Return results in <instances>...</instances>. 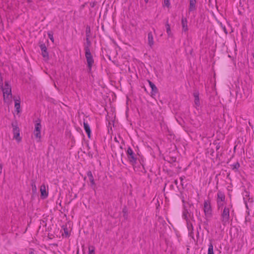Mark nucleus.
I'll use <instances>...</instances> for the list:
<instances>
[{
    "instance_id": "nucleus-1",
    "label": "nucleus",
    "mask_w": 254,
    "mask_h": 254,
    "mask_svg": "<svg viewBox=\"0 0 254 254\" xmlns=\"http://www.w3.org/2000/svg\"><path fill=\"white\" fill-rule=\"evenodd\" d=\"M181 198L184 206L183 217L184 219H185L187 221L188 229L190 230V228L193 229L192 224L190 223V220L188 219V216H189V213H190V211H189V210L187 208V206L185 205L186 201L185 200L184 197L182 195V194L181 195Z\"/></svg>"
},
{
    "instance_id": "nucleus-2",
    "label": "nucleus",
    "mask_w": 254,
    "mask_h": 254,
    "mask_svg": "<svg viewBox=\"0 0 254 254\" xmlns=\"http://www.w3.org/2000/svg\"><path fill=\"white\" fill-rule=\"evenodd\" d=\"M230 220V209L225 207L221 214V220L222 224L225 226L229 223Z\"/></svg>"
},
{
    "instance_id": "nucleus-3",
    "label": "nucleus",
    "mask_w": 254,
    "mask_h": 254,
    "mask_svg": "<svg viewBox=\"0 0 254 254\" xmlns=\"http://www.w3.org/2000/svg\"><path fill=\"white\" fill-rule=\"evenodd\" d=\"M127 155L129 162L134 166L137 163V158L130 147L127 148Z\"/></svg>"
},
{
    "instance_id": "nucleus-4",
    "label": "nucleus",
    "mask_w": 254,
    "mask_h": 254,
    "mask_svg": "<svg viewBox=\"0 0 254 254\" xmlns=\"http://www.w3.org/2000/svg\"><path fill=\"white\" fill-rule=\"evenodd\" d=\"M1 90L3 92L4 102H6V98L8 99L9 96L11 98L12 97L11 86L8 81L4 82V87H3Z\"/></svg>"
},
{
    "instance_id": "nucleus-5",
    "label": "nucleus",
    "mask_w": 254,
    "mask_h": 254,
    "mask_svg": "<svg viewBox=\"0 0 254 254\" xmlns=\"http://www.w3.org/2000/svg\"><path fill=\"white\" fill-rule=\"evenodd\" d=\"M11 126L13 128L12 131L13 133V138H15L17 141L21 140V137L20 136V129L18 127V123L16 120L11 123Z\"/></svg>"
},
{
    "instance_id": "nucleus-6",
    "label": "nucleus",
    "mask_w": 254,
    "mask_h": 254,
    "mask_svg": "<svg viewBox=\"0 0 254 254\" xmlns=\"http://www.w3.org/2000/svg\"><path fill=\"white\" fill-rule=\"evenodd\" d=\"M204 212L206 217H211L212 216V209L209 200H205L204 202Z\"/></svg>"
},
{
    "instance_id": "nucleus-7",
    "label": "nucleus",
    "mask_w": 254,
    "mask_h": 254,
    "mask_svg": "<svg viewBox=\"0 0 254 254\" xmlns=\"http://www.w3.org/2000/svg\"><path fill=\"white\" fill-rule=\"evenodd\" d=\"M42 128V126L41 125V120L38 119L35 124V128L34 130V135L36 138H39V139L41 138V129Z\"/></svg>"
},
{
    "instance_id": "nucleus-8",
    "label": "nucleus",
    "mask_w": 254,
    "mask_h": 254,
    "mask_svg": "<svg viewBox=\"0 0 254 254\" xmlns=\"http://www.w3.org/2000/svg\"><path fill=\"white\" fill-rule=\"evenodd\" d=\"M38 45L42 52V55L43 58L46 60L49 59V53L48 52L47 48L45 43L43 42L39 41Z\"/></svg>"
},
{
    "instance_id": "nucleus-9",
    "label": "nucleus",
    "mask_w": 254,
    "mask_h": 254,
    "mask_svg": "<svg viewBox=\"0 0 254 254\" xmlns=\"http://www.w3.org/2000/svg\"><path fill=\"white\" fill-rule=\"evenodd\" d=\"M147 81L149 84L150 87L151 88V96L154 98L155 96L157 95V94L158 93V90L156 85L150 80H147Z\"/></svg>"
},
{
    "instance_id": "nucleus-10",
    "label": "nucleus",
    "mask_w": 254,
    "mask_h": 254,
    "mask_svg": "<svg viewBox=\"0 0 254 254\" xmlns=\"http://www.w3.org/2000/svg\"><path fill=\"white\" fill-rule=\"evenodd\" d=\"M85 57L87 61V64H91L94 63L93 56L90 52V49L85 50Z\"/></svg>"
},
{
    "instance_id": "nucleus-11",
    "label": "nucleus",
    "mask_w": 254,
    "mask_h": 254,
    "mask_svg": "<svg viewBox=\"0 0 254 254\" xmlns=\"http://www.w3.org/2000/svg\"><path fill=\"white\" fill-rule=\"evenodd\" d=\"M40 193L41 198L42 199H45L48 196V191L46 190V186L44 184L41 186Z\"/></svg>"
},
{
    "instance_id": "nucleus-12",
    "label": "nucleus",
    "mask_w": 254,
    "mask_h": 254,
    "mask_svg": "<svg viewBox=\"0 0 254 254\" xmlns=\"http://www.w3.org/2000/svg\"><path fill=\"white\" fill-rule=\"evenodd\" d=\"M83 127H84V129L86 133L87 134L88 137L89 138H90L91 130L89 125H88L87 122H85V121H84V122H83Z\"/></svg>"
},
{
    "instance_id": "nucleus-13",
    "label": "nucleus",
    "mask_w": 254,
    "mask_h": 254,
    "mask_svg": "<svg viewBox=\"0 0 254 254\" xmlns=\"http://www.w3.org/2000/svg\"><path fill=\"white\" fill-rule=\"evenodd\" d=\"M181 23L182 26V30L184 32H186L188 30V21L186 17H184V16L182 17V20H181Z\"/></svg>"
},
{
    "instance_id": "nucleus-14",
    "label": "nucleus",
    "mask_w": 254,
    "mask_h": 254,
    "mask_svg": "<svg viewBox=\"0 0 254 254\" xmlns=\"http://www.w3.org/2000/svg\"><path fill=\"white\" fill-rule=\"evenodd\" d=\"M148 44L150 47L152 48L154 45L153 36L152 32L148 33Z\"/></svg>"
},
{
    "instance_id": "nucleus-15",
    "label": "nucleus",
    "mask_w": 254,
    "mask_h": 254,
    "mask_svg": "<svg viewBox=\"0 0 254 254\" xmlns=\"http://www.w3.org/2000/svg\"><path fill=\"white\" fill-rule=\"evenodd\" d=\"M193 97L194 98V104L197 106H199L200 105V102H199V93L198 91L195 90L193 93Z\"/></svg>"
},
{
    "instance_id": "nucleus-16",
    "label": "nucleus",
    "mask_w": 254,
    "mask_h": 254,
    "mask_svg": "<svg viewBox=\"0 0 254 254\" xmlns=\"http://www.w3.org/2000/svg\"><path fill=\"white\" fill-rule=\"evenodd\" d=\"M196 0H190V4L189 8V12L193 11L196 9Z\"/></svg>"
},
{
    "instance_id": "nucleus-17",
    "label": "nucleus",
    "mask_w": 254,
    "mask_h": 254,
    "mask_svg": "<svg viewBox=\"0 0 254 254\" xmlns=\"http://www.w3.org/2000/svg\"><path fill=\"white\" fill-rule=\"evenodd\" d=\"M19 99H15L14 98H13L14 100V102H15V105H14V107L15 108V109H16V112H17V113H19L20 112V98L18 97Z\"/></svg>"
},
{
    "instance_id": "nucleus-18",
    "label": "nucleus",
    "mask_w": 254,
    "mask_h": 254,
    "mask_svg": "<svg viewBox=\"0 0 254 254\" xmlns=\"http://www.w3.org/2000/svg\"><path fill=\"white\" fill-rule=\"evenodd\" d=\"M87 175L88 177L89 181H90V182L91 183V186L92 187H93L95 185V182H94V179L93 176L92 175V172L91 171H90V170L88 171L87 172Z\"/></svg>"
},
{
    "instance_id": "nucleus-19",
    "label": "nucleus",
    "mask_w": 254,
    "mask_h": 254,
    "mask_svg": "<svg viewBox=\"0 0 254 254\" xmlns=\"http://www.w3.org/2000/svg\"><path fill=\"white\" fill-rule=\"evenodd\" d=\"M217 201H225V195L223 192H222L221 191H218V192H217Z\"/></svg>"
},
{
    "instance_id": "nucleus-20",
    "label": "nucleus",
    "mask_w": 254,
    "mask_h": 254,
    "mask_svg": "<svg viewBox=\"0 0 254 254\" xmlns=\"http://www.w3.org/2000/svg\"><path fill=\"white\" fill-rule=\"evenodd\" d=\"M165 27L166 28V32H167L168 37H172L173 34L171 30L170 25L168 23V19L167 20V21L165 24Z\"/></svg>"
},
{
    "instance_id": "nucleus-21",
    "label": "nucleus",
    "mask_w": 254,
    "mask_h": 254,
    "mask_svg": "<svg viewBox=\"0 0 254 254\" xmlns=\"http://www.w3.org/2000/svg\"><path fill=\"white\" fill-rule=\"evenodd\" d=\"M90 37H86V43L85 44L84 50H86V49H90V47L91 45V42L89 39Z\"/></svg>"
},
{
    "instance_id": "nucleus-22",
    "label": "nucleus",
    "mask_w": 254,
    "mask_h": 254,
    "mask_svg": "<svg viewBox=\"0 0 254 254\" xmlns=\"http://www.w3.org/2000/svg\"><path fill=\"white\" fill-rule=\"evenodd\" d=\"M32 183L31 184V187H32V192L33 194H37V188L35 184V181L33 180L32 181Z\"/></svg>"
},
{
    "instance_id": "nucleus-23",
    "label": "nucleus",
    "mask_w": 254,
    "mask_h": 254,
    "mask_svg": "<svg viewBox=\"0 0 254 254\" xmlns=\"http://www.w3.org/2000/svg\"><path fill=\"white\" fill-rule=\"evenodd\" d=\"M210 242L212 241V240H210ZM207 254H214V252H213V246L212 245V242H210L208 245V249Z\"/></svg>"
},
{
    "instance_id": "nucleus-24",
    "label": "nucleus",
    "mask_w": 254,
    "mask_h": 254,
    "mask_svg": "<svg viewBox=\"0 0 254 254\" xmlns=\"http://www.w3.org/2000/svg\"><path fill=\"white\" fill-rule=\"evenodd\" d=\"M185 51L187 54H190L191 56H193V49L191 48L190 46H187L185 48Z\"/></svg>"
},
{
    "instance_id": "nucleus-25",
    "label": "nucleus",
    "mask_w": 254,
    "mask_h": 254,
    "mask_svg": "<svg viewBox=\"0 0 254 254\" xmlns=\"http://www.w3.org/2000/svg\"><path fill=\"white\" fill-rule=\"evenodd\" d=\"M231 166L232 167V170L235 172H237L240 167V165L238 162H237L236 163L232 165Z\"/></svg>"
},
{
    "instance_id": "nucleus-26",
    "label": "nucleus",
    "mask_w": 254,
    "mask_h": 254,
    "mask_svg": "<svg viewBox=\"0 0 254 254\" xmlns=\"http://www.w3.org/2000/svg\"><path fill=\"white\" fill-rule=\"evenodd\" d=\"M85 33H86V37H90L91 29H90V26L87 25L86 26Z\"/></svg>"
},
{
    "instance_id": "nucleus-27",
    "label": "nucleus",
    "mask_w": 254,
    "mask_h": 254,
    "mask_svg": "<svg viewBox=\"0 0 254 254\" xmlns=\"http://www.w3.org/2000/svg\"><path fill=\"white\" fill-rule=\"evenodd\" d=\"M54 33L52 31H49L48 32V36L49 39L52 41L53 43L54 42V39L53 37Z\"/></svg>"
},
{
    "instance_id": "nucleus-28",
    "label": "nucleus",
    "mask_w": 254,
    "mask_h": 254,
    "mask_svg": "<svg viewBox=\"0 0 254 254\" xmlns=\"http://www.w3.org/2000/svg\"><path fill=\"white\" fill-rule=\"evenodd\" d=\"M63 228L64 231L65 236L67 238L69 237L70 236V234L68 233L67 228L66 226H64V225L63 226Z\"/></svg>"
},
{
    "instance_id": "nucleus-29",
    "label": "nucleus",
    "mask_w": 254,
    "mask_h": 254,
    "mask_svg": "<svg viewBox=\"0 0 254 254\" xmlns=\"http://www.w3.org/2000/svg\"><path fill=\"white\" fill-rule=\"evenodd\" d=\"M88 254H95V247L90 246L88 247Z\"/></svg>"
},
{
    "instance_id": "nucleus-30",
    "label": "nucleus",
    "mask_w": 254,
    "mask_h": 254,
    "mask_svg": "<svg viewBox=\"0 0 254 254\" xmlns=\"http://www.w3.org/2000/svg\"><path fill=\"white\" fill-rule=\"evenodd\" d=\"M224 201H220L217 200L218 209L219 210L222 208V207L224 205Z\"/></svg>"
},
{
    "instance_id": "nucleus-31",
    "label": "nucleus",
    "mask_w": 254,
    "mask_h": 254,
    "mask_svg": "<svg viewBox=\"0 0 254 254\" xmlns=\"http://www.w3.org/2000/svg\"><path fill=\"white\" fill-rule=\"evenodd\" d=\"M93 64H87L86 66V70L89 73H91V69L92 67Z\"/></svg>"
},
{
    "instance_id": "nucleus-32",
    "label": "nucleus",
    "mask_w": 254,
    "mask_h": 254,
    "mask_svg": "<svg viewBox=\"0 0 254 254\" xmlns=\"http://www.w3.org/2000/svg\"><path fill=\"white\" fill-rule=\"evenodd\" d=\"M164 6L169 8L170 6V0H164Z\"/></svg>"
},
{
    "instance_id": "nucleus-33",
    "label": "nucleus",
    "mask_w": 254,
    "mask_h": 254,
    "mask_svg": "<svg viewBox=\"0 0 254 254\" xmlns=\"http://www.w3.org/2000/svg\"><path fill=\"white\" fill-rule=\"evenodd\" d=\"M190 218L192 221H194L193 214L191 212H190L189 213V216H188V218Z\"/></svg>"
},
{
    "instance_id": "nucleus-34",
    "label": "nucleus",
    "mask_w": 254,
    "mask_h": 254,
    "mask_svg": "<svg viewBox=\"0 0 254 254\" xmlns=\"http://www.w3.org/2000/svg\"><path fill=\"white\" fill-rule=\"evenodd\" d=\"M203 225H205V227H204V229H205V230H207V231H208V230L207 229V228H206V227L208 226V219H206V221H204L203 222Z\"/></svg>"
},
{
    "instance_id": "nucleus-35",
    "label": "nucleus",
    "mask_w": 254,
    "mask_h": 254,
    "mask_svg": "<svg viewBox=\"0 0 254 254\" xmlns=\"http://www.w3.org/2000/svg\"><path fill=\"white\" fill-rule=\"evenodd\" d=\"M220 25H221V27L222 28V29H223V31H224V33H225L226 34H227L228 32H227V29H226V28L225 26H223V25H222V23H220Z\"/></svg>"
},
{
    "instance_id": "nucleus-36",
    "label": "nucleus",
    "mask_w": 254,
    "mask_h": 254,
    "mask_svg": "<svg viewBox=\"0 0 254 254\" xmlns=\"http://www.w3.org/2000/svg\"><path fill=\"white\" fill-rule=\"evenodd\" d=\"M123 212L124 213V217L125 218H127V211L126 210V208H124L123 210Z\"/></svg>"
},
{
    "instance_id": "nucleus-37",
    "label": "nucleus",
    "mask_w": 254,
    "mask_h": 254,
    "mask_svg": "<svg viewBox=\"0 0 254 254\" xmlns=\"http://www.w3.org/2000/svg\"><path fill=\"white\" fill-rule=\"evenodd\" d=\"M128 71L130 72H133V70H134V68H133L131 69V68L129 66H128Z\"/></svg>"
},
{
    "instance_id": "nucleus-38",
    "label": "nucleus",
    "mask_w": 254,
    "mask_h": 254,
    "mask_svg": "<svg viewBox=\"0 0 254 254\" xmlns=\"http://www.w3.org/2000/svg\"><path fill=\"white\" fill-rule=\"evenodd\" d=\"M2 168H3L2 164L0 163V175L2 173Z\"/></svg>"
},
{
    "instance_id": "nucleus-39",
    "label": "nucleus",
    "mask_w": 254,
    "mask_h": 254,
    "mask_svg": "<svg viewBox=\"0 0 254 254\" xmlns=\"http://www.w3.org/2000/svg\"><path fill=\"white\" fill-rule=\"evenodd\" d=\"M169 187H170V189L172 190H174V186L173 184H172L170 185Z\"/></svg>"
},
{
    "instance_id": "nucleus-40",
    "label": "nucleus",
    "mask_w": 254,
    "mask_h": 254,
    "mask_svg": "<svg viewBox=\"0 0 254 254\" xmlns=\"http://www.w3.org/2000/svg\"><path fill=\"white\" fill-rule=\"evenodd\" d=\"M0 82H2L3 81V78H2V75H1V73H0Z\"/></svg>"
},
{
    "instance_id": "nucleus-41",
    "label": "nucleus",
    "mask_w": 254,
    "mask_h": 254,
    "mask_svg": "<svg viewBox=\"0 0 254 254\" xmlns=\"http://www.w3.org/2000/svg\"><path fill=\"white\" fill-rule=\"evenodd\" d=\"M220 147V145H219V143L217 145V146H216V150H218Z\"/></svg>"
},
{
    "instance_id": "nucleus-42",
    "label": "nucleus",
    "mask_w": 254,
    "mask_h": 254,
    "mask_svg": "<svg viewBox=\"0 0 254 254\" xmlns=\"http://www.w3.org/2000/svg\"><path fill=\"white\" fill-rule=\"evenodd\" d=\"M3 83L2 82H0V88L1 89V88H3Z\"/></svg>"
},
{
    "instance_id": "nucleus-43",
    "label": "nucleus",
    "mask_w": 254,
    "mask_h": 254,
    "mask_svg": "<svg viewBox=\"0 0 254 254\" xmlns=\"http://www.w3.org/2000/svg\"><path fill=\"white\" fill-rule=\"evenodd\" d=\"M174 183L176 185H178V181L177 180H175L174 181Z\"/></svg>"
},
{
    "instance_id": "nucleus-44",
    "label": "nucleus",
    "mask_w": 254,
    "mask_h": 254,
    "mask_svg": "<svg viewBox=\"0 0 254 254\" xmlns=\"http://www.w3.org/2000/svg\"><path fill=\"white\" fill-rule=\"evenodd\" d=\"M180 180H181V182H182V181H183V180H184V178H183V177H180Z\"/></svg>"
},
{
    "instance_id": "nucleus-45",
    "label": "nucleus",
    "mask_w": 254,
    "mask_h": 254,
    "mask_svg": "<svg viewBox=\"0 0 254 254\" xmlns=\"http://www.w3.org/2000/svg\"><path fill=\"white\" fill-rule=\"evenodd\" d=\"M29 254H35L33 251H31L29 252Z\"/></svg>"
},
{
    "instance_id": "nucleus-46",
    "label": "nucleus",
    "mask_w": 254,
    "mask_h": 254,
    "mask_svg": "<svg viewBox=\"0 0 254 254\" xmlns=\"http://www.w3.org/2000/svg\"><path fill=\"white\" fill-rule=\"evenodd\" d=\"M27 2H29V3H30V2H32V0H27Z\"/></svg>"
},
{
    "instance_id": "nucleus-47",
    "label": "nucleus",
    "mask_w": 254,
    "mask_h": 254,
    "mask_svg": "<svg viewBox=\"0 0 254 254\" xmlns=\"http://www.w3.org/2000/svg\"><path fill=\"white\" fill-rule=\"evenodd\" d=\"M102 29L103 30V31H105V29H104V26L103 25H102Z\"/></svg>"
},
{
    "instance_id": "nucleus-48",
    "label": "nucleus",
    "mask_w": 254,
    "mask_h": 254,
    "mask_svg": "<svg viewBox=\"0 0 254 254\" xmlns=\"http://www.w3.org/2000/svg\"><path fill=\"white\" fill-rule=\"evenodd\" d=\"M91 7H93L95 5V3H93L92 4L91 3Z\"/></svg>"
},
{
    "instance_id": "nucleus-49",
    "label": "nucleus",
    "mask_w": 254,
    "mask_h": 254,
    "mask_svg": "<svg viewBox=\"0 0 254 254\" xmlns=\"http://www.w3.org/2000/svg\"><path fill=\"white\" fill-rule=\"evenodd\" d=\"M148 0H144V1L146 3H147L148 2Z\"/></svg>"
},
{
    "instance_id": "nucleus-50",
    "label": "nucleus",
    "mask_w": 254,
    "mask_h": 254,
    "mask_svg": "<svg viewBox=\"0 0 254 254\" xmlns=\"http://www.w3.org/2000/svg\"><path fill=\"white\" fill-rule=\"evenodd\" d=\"M115 140L116 141L118 142V140H117V138H116V137H115Z\"/></svg>"
},
{
    "instance_id": "nucleus-51",
    "label": "nucleus",
    "mask_w": 254,
    "mask_h": 254,
    "mask_svg": "<svg viewBox=\"0 0 254 254\" xmlns=\"http://www.w3.org/2000/svg\"><path fill=\"white\" fill-rule=\"evenodd\" d=\"M188 204L189 205L190 207L191 205H192V204H190V203H188Z\"/></svg>"
},
{
    "instance_id": "nucleus-52",
    "label": "nucleus",
    "mask_w": 254,
    "mask_h": 254,
    "mask_svg": "<svg viewBox=\"0 0 254 254\" xmlns=\"http://www.w3.org/2000/svg\"><path fill=\"white\" fill-rule=\"evenodd\" d=\"M108 58L110 60V56H107Z\"/></svg>"
},
{
    "instance_id": "nucleus-53",
    "label": "nucleus",
    "mask_w": 254,
    "mask_h": 254,
    "mask_svg": "<svg viewBox=\"0 0 254 254\" xmlns=\"http://www.w3.org/2000/svg\"><path fill=\"white\" fill-rule=\"evenodd\" d=\"M166 186H167V184H165V187H166ZM165 189V188H164V190Z\"/></svg>"
}]
</instances>
